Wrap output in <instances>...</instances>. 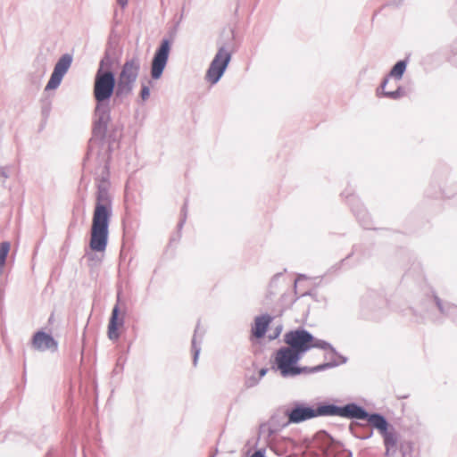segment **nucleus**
<instances>
[{
    "label": "nucleus",
    "instance_id": "f3484780",
    "mask_svg": "<svg viewBox=\"0 0 457 457\" xmlns=\"http://www.w3.org/2000/svg\"><path fill=\"white\" fill-rule=\"evenodd\" d=\"M388 79H386L382 84V90H383V95L387 96V97H390V98H398L399 96H401V93L399 91V89H396V90H387L386 89V85L388 84Z\"/></svg>",
    "mask_w": 457,
    "mask_h": 457
},
{
    "label": "nucleus",
    "instance_id": "9b49d317",
    "mask_svg": "<svg viewBox=\"0 0 457 457\" xmlns=\"http://www.w3.org/2000/svg\"><path fill=\"white\" fill-rule=\"evenodd\" d=\"M31 345L35 350L40 352H54L57 350L58 343L50 334L44 331H37L32 337Z\"/></svg>",
    "mask_w": 457,
    "mask_h": 457
},
{
    "label": "nucleus",
    "instance_id": "7ed1b4c3",
    "mask_svg": "<svg viewBox=\"0 0 457 457\" xmlns=\"http://www.w3.org/2000/svg\"><path fill=\"white\" fill-rule=\"evenodd\" d=\"M140 71V60L134 56L126 60L118 77L116 94L125 96L131 93Z\"/></svg>",
    "mask_w": 457,
    "mask_h": 457
},
{
    "label": "nucleus",
    "instance_id": "4be33fe9",
    "mask_svg": "<svg viewBox=\"0 0 457 457\" xmlns=\"http://www.w3.org/2000/svg\"><path fill=\"white\" fill-rule=\"evenodd\" d=\"M320 369V367H317V368L312 369V370H318Z\"/></svg>",
    "mask_w": 457,
    "mask_h": 457
},
{
    "label": "nucleus",
    "instance_id": "f03ea898",
    "mask_svg": "<svg viewBox=\"0 0 457 457\" xmlns=\"http://www.w3.org/2000/svg\"><path fill=\"white\" fill-rule=\"evenodd\" d=\"M300 359L301 356L294 349L285 346L276 352L274 364L283 377H294L310 371L306 367L300 368L296 365Z\"/></svg>",
    "mask_w": 457,
    "mask_h": 457
},
{
    "label": "nucleus",
    "instance_id": "423d86ee",
    "mask_svg": "<svg viewBox=\"0 0 457 457\" xmlns=\"http://www.w3.org/2000/svg\"><path fill=\"white\" fill-rule=\"evenodd\" d=\"M230 59L231 53L223 46L220 47L206 73V79L211 84H215L219 81L227 69Z\"/></svg>",
    "mask_w": 457,
    "mask_h": 457
},
{
    "label": "nucleus",
    "instance_id": "2eb2a0df",
    "mask_svg": "<svg viewBox=\"0 0 457 457\" xmlns=\"http://www.w3.org/2000/svg\"><path fill=\"white\" fill-rule=\"evenodd\" d=\"M369 421L378 429L380 430L382 434L387 431V422L386 420L379 415H371L369 419Z\"/></svg>",
    "mask_w": 457,
    "mask_h": 457
},
{
    "label": "nucleus",
    "instance_id": "1a4fd4ad",
    "mask_svg": "<svg viewBox=\"0 0 457 457\" xmlns=\"http://www.w3.org/2000/svg\"><path fill=\"white\" fill-rule=\"evenodd\" d=\"M72 58L70 54H63L55 64L51 78L46 87V90L55 89L61 83L63 76L71 67Z\"/></svg>",
    "mask_w": 457,
    "mask_h": 457
},
{
    "label": "nucleus",
    "instance_id": "6ab92c4d",
    "mask_svg": "<svg viewBox=\"0 0 457 457\" xmlns=\"http://www.w3.org/2000/svg\"><path fill=\"white\" fill-rule=\"evenodd\" d=\"M117 1H118L119 4L122 7H124L128 4V0H117Z\"/></svg>",
    "mask_w": 457,
    "mask_h": 457
},
{
    "label": "nucleus",
    "instance_id": "aec40b11",
    "mask_svg": "<svg viewBox=\"0 0 457 457\" xmlns=\"http://www.w3.org/2000/svg\"><path fill=\"white\" fill-rule=\"evenodd\" d=\"M251 457H264V455L260 451H257Z\"/></svg>",
    "mask_w": 457,
    "mask_h": 457
},
{
    "label": "nucleus",
    "instance_id": "a211bd4d",
    "mask_svg": "<svg viewBox=\"0 0 457 457\" xmlns=\"http://www.w3.org/2000/svg\"><path fill=\"white\" fill-rule=\"evenodd\" d=\"M149 96H150L149 87L143 85L141 91H140V96H141L142 100L145 101L146 99H148Z\"/></svg>",
    "mask_w": 457,
    "mask_h": 457
},
{
    "label": "nucleus",
    "instance_id": "412c9836",
    "mask_svg": "<svg viewBox=\"0 0 457 457\" xmlns=\"http://www.w3.org/2000/svg\"><path fill=\"white\" fill-rule=\"evenodd\" d=\"M260 373L262 376H263L266 373V370H262Z\"/></svg>",
    "mask_w": 457,
    "mask_h": 457
},
{
    "label": "nucleus",
    "instance_id": "ddd939ff",
    "mask_svg": "<svg viewBox=\"0 0 457 457\" xmlns=\"http://www.w3.org/2000/svg\"><path fill=\"white\" fill-rule=\"evenodd\" d=\"M124 323L123 316H119V307L115 305L112 312V316L108 324V337L112 340H117L120 337V329Z\"/></svg>",
    "mask_w": 457,
    "mask_h": 457
},
{
    "label": "nucleus",
    "instance_id": "5701e85b",
    "mask_svg": "<svg viewBox=\"0 0 457 457\" xmlns=\"http://www.w3.org/2000/svg\"><path fill=\"white\" fill-rule=\"evenodd\" d=\"M455 312H456V314H457V308L455 309Z\"/></svg>",
    "mask_w": 457,
    "mask_h": 457
},
{
    "label": "nucleus",
    "instance_id": "9d476101",
    "mask_svg": "<svg viewBox=\"0 0 457 457\" xmlns=\"http://www.w3.org/2000/svg\"><path fill=\"white\" fill-rule=\"evenodd\" d=\"M323 410L324 406L318 409H312L303 405L297 406L289 412L288 420L291 423H299L320 415H326V412H323Z\"/></svg>",
    "mask_w": 457,
    "mask_h": 457
},
{
    "label": "nucleus",
    "instance_id": "39448f33",
    "mask_svg": "<svg viewBox=\"0 0 457 457\" xmlns=\"http://www.w3.org/2000/svg\"><path fill=\"white\" fill-rule=\"evenodd\" d=\"M115 79L112 71H103L99 69L96 72L94 84V96L97 102L109 99L114 90Z\"/></svg>",
    "mask_w": 457,
    "mask_h": 457
},
{
    "label": "nucleus",
    "instance_id": "f257e3e1",
    "mask_svg": "<svg viewBox=\"0 0 457 457\" xmlns=\"http://www.w3.org/2000/svg\"><path fill=\"white\" fill-rule=\"evenodd\" d=\"M112 216V199L104 189L96 195L90 229L89 246L92 251L104 252L109 237V222Z\"/></svg>",
    "mask_w": 457,
    "mask_h": 457
},
{
    "label": "nucleus",
    "instance_id": "4468645a",
    "mask_svg": "<svg viewBox=\"0 0 457 457\" xmlns=\"http://www.w3.org/2000/svg\"><path fill=\"white\" fill-rule=\"evenodd\" d=\"M383 435L386 454L391 451L395 452L397 445V436L395 433L386 431Z\"/></svg>",
    "mask_w": 457,
    "mask_h": 457
},
{
    "label": "nucleus",
    "instance_id": "20e7f679",
    "mask_svg": "<svg viewBox=\"0 0 457 457\" xmlns=\"http://www.w3.org/2000/svg\"><path fill=\"white\" fill-rule=\"evenodd\" d=\"M287 347L294 349L301 357L312 348H322L323 343L315 339L309 332L303 329H296L287 332L284 337Z\"/></svg>",
    "mask_w": 457,
    "mask_h": 457
},
{
    "label": "nucleus",
    "instance_id": "0eeeda50",
    "mask_svg": "<svg viewBox=\"0 0 457 457\" xmlns=\"http://www.w3.org/2000/svg\"><path fill=\"white\" fill-rule=\"evenodd\" d=\"M170 51V44L169 40H162L161 46L154 54L151 64V76L154 79H158L161 78L162 71L167 64Z\"/></svg>",
    "mask_w": 457,
    "mask_h": 457
},
{
    "label": "nucleus",
    "instance_id": "6e6552de",
    "mask_svg": "<svg viewBox=\"0 0 457 457\" xmlns=\"http://www.w3.org/2000/svg\"><path fill=\"white\" fill-rule=\"evenodd\" d=\"M323 412L326 415H338L345 418H356L364 420L367 418V412L361 407L355 404H347L344 407H336L333 405L324 406Z\"/></svg>",
    "mask_w": 457,
    "mask_h": 457
},
{
    "label": "nucleus",
    "instance_id": "dca6fc26",
    "mask_svg": "<svg viewBox=\"0 0 457 457\" xmlns=\"http://www.w3.org/2000/svg\"><path fill=\"white\" fill-rule=\"evenodd\" d=\"M406 69V62L403 61H400L395 63L390 72V76L394 77L397 79H400L404 73Z\"/></svg>",
    "mask_w": 457,
    "mask_h": 457
},
{
    "label": "nucleus",
    "instance_id": "f8f14e48",
    "mask_svg": "<svg viewBox=\"0 0 457 457\" xmlns=\"http://www.w3.org/2000/svg\"><path fill=\"white\" fill-rule=\"evenodd\" d=\"M272 320L270 315H262L254 319L252 326L250 340L255 342L256 340L264 337L267 329Z\"/></svg>",
    "mask_w": 457,
    "mask_h": 457
}]
</instances>
